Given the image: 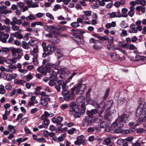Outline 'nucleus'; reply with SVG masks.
I'll use <instances>...</instances> for the list:
<instances>
[{
	"instance_id": "nucleus-15",
	"label": "nucleus",
	"mask_w": 146,
	"mask_h": 146,
	"mask_svg": "<svg viewBox=\"0 0 146 146\" xmlns=\"http://www.w3.org/2000/svg\"><path fill=\"white\" fill-rule=\"evenodd\" d=\"M13 21H12V24L13 25L14 24L20 25L22 24V21L20 19H18L17 17H14L13 18Z\"/></svg>"
},
{
	"instance_id": "nucleus-2",
	"label": "nucleus",
	"mask_w": 146,
	"mask_h": 146,
	"mask_svg": "<svg viewBox=\"0 0 146 146\" xmlns=\"http://www.w3.org/2000/svg\"><path fill=\"white\" fill-rule=\"evenodd\" d=\"M57 83L58 85L62 86V94L65 100L69 101L72 100L74 97V91L75 90V88H72L71 91L70 92L66 89V82L62 80H58Z\"/></svg>"
},
{
	"instance_id": "nucleus-21",
	"label": "nucleus",
	"mask_w": 146,
	"mask_h": 146,
	"mask_svg": "<svg viewBox=\"0 0 146 146\" xmlns=\"http://www.w3.org/2000/svg\"><path fill=\"white\" fill-rule=\"evenodd\" d=\"M110 17L111 18L121 17V13L119 11L113 12L110 14Z\"/></svg>"
},
{
	"instance_id": "nucleus-29",
	"label": "nucleus",
	"mask_w": 146,
	"mask_h": 146,
	"mask_svg": "<svg viewBox=\"0 0 146 146\" xmlns=\"http://www.w3.org/2000/svg\"><path fill=\"white\" fill-rule=\"evenodd\" d=\"M49 72L50 73L51 76L49 77V78H54V80H56L57 79V77L56 76V72L54 71H50L49 70Z\"/></svg>"
},
{
	"instance_id": "nucleus-10",
	"label": "nucleus",
	"mask_w": 146,
	"mask_h": 146,
	"mask_svg": "<svg viewBox=\"0 0 146 146\" xmlns=\"http://www.w3.org/2000/svg\"><path fill=\"white\" fill-rule=\"evenodd\" d=\"M39 0H31L27 1V4L30 7H38V5L36 3H38Z\"/></svg>"
},
{
	"instance_id": "nucleus-50",
	"label": "nucleus",
	"mask_w": 146,
	"mask_h": 146,
	"mask_svg": "<svg viewBox=\"0 0 146 146\" xmlns=\"http://www.w3.org/2000/svg\"><path fill=\"white\" fill-rule=\"evenodd\" d=\"M6 79L8 81H10L13 79V77L11 74H7L6 76Z\"/></svg>"
},
{
	"instance_id": "nucleus-6",
	"label": "nucleus",
	"mask_w": 146,
	"mask_h": 146,
	"mask_svg": "<svg viewBox=\"0 0 146 146\" xmlns=\"http://www.w3.org/2000/svg\"><path fill=\"white\" fill-rule=\"evenodd\" d=\"M137 114H146V102L143 104H140L137 110L136 113V116L137 117H139Z\"/></svg>"
},
{
	"instance_id": "nucleus-28",
	"label": "nucleus",
	"mask_w": 146,
	"mask_h": 146,
	"mask_svg": "<svg viewBox=\"0 0 146 146\" xmlns=\"http://www.w3.org/2000/svg\"><path fill=\"white\" fill-rule=\"evenodd\" d=\"M84 137V136L83 135H81L78 136L77 138V139L83 143L84 145H85L86 143V140L83 139Z\"/></svg>"
},
{
	"instance_id": "nucleus-62",
	"label": "nucleus",
	"mask_w": 146,
	"mask_h": 146,
	"mask_svg": "<svg viewBox=\"0 0 146 146\" xmlns=\"http://www.w3.org/2000/svg\"><path fill=\"white\" fill-rule=\"evenodd\" d=\"M124 141L123 139H118L117 141V143L119 145H121L123 144Z\"/></svg>"
},
{
	"instance_id": "nucleus-43",
	"label": "nucleus",
	"mask_w": 146,
	"mask_h": 146,
	"mask_svg": "<svg viewBox=\"0 0 146 146\" xmlns=\"http://www.w3.org/2000/svg\"><path fill=\"white\" fill-rule=\"evenodd\" d=\"M15 82L17 84H19L22 85H24L26 83V82L24 80H15Z\"/></svg>"
},
{
	"instance_id": "nucleus-40",
	"label": "nucleus",
	"mask_w": 146,
	"mask_h": 146,
	"mask_svg": "<svg viewBox=\"0 0 146 146\" xmlns=\"http://www.w3.org/2000/svg\"><path fill=\"white\" fill-rule=\"evenodd\" d=\"M110 0H101L99 1V4L101 6H104L105 5V2H108Z\"/></svg>"
},
{
	"instance_id": "nucleus-5",
	"label": "nucleus",
	"mask_w": 146,
	"mask_h": 146,
	"mask_svg": "<svg viewBox=\"0 0 146 146\" xmlns=\"http://www.w3.org/2000/svg\"><path fill=\"white\" fill-rule=\"evenodd\" d=\"M50 99L49 95L46 94V92L42 93L41 94L40 104L44 106H46Z\"/></svg>"
},
{
	"instance_id": "nucleus-9",
	"label": "nucleus",
	"mask_w": 146,
	"mask_h": 146,
	"mask_svg": "<svg viewBox=\"0 0 146 146\" xmlns=\"http://www.w3.org/2000/svg\"><path fill=\"white\" fill-rule=\"evenodd\" d=\"M50 69L46 66H41L37 68V70L43 75H45L47 72H49Z\"/></svg>"
},
{
	"instance_id": "nucleus-12",
	"label": "nucleus",
	"mask_w": 146,
	"mask_h": 146,
	"mask_svg": "<svg viewBox=\"0 0 146 146\" xmlns=\"http://www.w3.org/2000/svg\"><path fill=\"white\" fill-rule=\"evenodd\" d=\"M82 122L84 125H91L92 122V119L91 117L86 116L83 119Z\"/></svg>"
},
{
	"instance_id": "nucleus-23",
	"label": "nucleus",
	"mask_w": 146,
	"mask_h": 146,
	"mask_svg": "<svg viewBox=\"0 0 146 146\" xmlns=\"http://www.w3.org/2000/svg\"><path fill=\"white\" fill-rule=\"evenodd\" d=\"M103 119V116L101 114H100L96 117L94 119V121L96 123H98L100 122Z\"/></svg>"
},
{
	"instance_id": "nucleus-51",
	"label": "nucleus",
	"mask_w": 146,
	"mask_h": 146,
	"mask_svg": "<svg viewBox=\"0 0 146 146\" xmlns=\"http://www.w3.org/2000/svg\"><path fill=\"white\" fill-rule=\"evenodd\" d=\"M61 8V5H55L54 7L53 10L54 11H57L59 9Z\"/></svg>"
},
{
	"instance_id": "nucleus-46",
	"label": "nucleus",
	"mask_w": 146,
	"mask_h": 146,
	"mask_svg": "<svg viewBox=\"0 0 146 146\" xmlns=\"http://www.w3.org/2000/svg\"><path fill=\"white\" fill-rule=\"evenodd\" d=\"M100 126L102 128H106L108 127V125L106 122L103 121L100 123Z\"/></svg>"
},
{
	"instance_id": "nucleus-18",
	"label": "nucleus",
	"mask_w": 146,
	"mask_h": 146,
	"mask_svg": "<svg viewBox=\"0 0 146 146\" xmlns=\"http://www.w3.org/2000/svg\"><path fill=\"white\" fill-rule=\"evenodd\" d=\"M130 29L129 32L131 33H136L137 32V29L135 27V25L134 24H132L130 26Z\"/></svg>"
},
{
	"instance_id": "nucleus-11",
	"label": "nucleus",
	"mask_w": 146,
	"mask_h": 146,
	"mask_svg": "<svg viewBox=\"0 0 146 146\" xmlns=\"http://www.w3.org/2000/svg\"><path fill=\"white\" fill-rule=\"evenodd\" d=\"M9 37V35L7 33H5L4 32L0 31V41L3 43L7 42V39Z\"/></svg>"
},
{
	"instance_id": "nucleus-55",
	"label": "nucleus",
	"mask_w": 146,
	"mask_h": 146,
	"mask_svg": "<svg viewBox=\"0 0 146 146\" xmlns=\"http://www.w3.org/2000/svg\"><path fill=\"white\" fill-rule=\"evenodd\" d=\"M76 131V129L74 128H71L68 131V133L70 135L73 134L74 132Z\"/></svg>"
},
{
	"instance_id": "nucleus-44",
	"label": "nucleus",
	"mask_w": 146,
	"mask_h": 146,
	"mask_svg": "<svg viewBox=\"0 0 146 146\" xmlns=\"http://www.w3.org/2000/svg\"><path fill=\"white\" fill-rule=\"evenodd\" d=\"M83 12L84 14L88 17L90 16L92 14V11H83Z\"/></svg>"
},
{
	"instance_id": "nucleus-30",
	"label": "nucleus",
	"mask_w": 146,
	"mask_h": 146,
	"mask_svg": "<svg viewBox=\"0 0 146 146\" xmlns=\"http://www.w3.org/2000/svg\"><path fill=\"white\" fill-rule=\"evenodd\" d=\"M111 143V140L110 138H107L104 139L102 143L103 144L108 145Z\"/></svg>"
},
{
	"instance_id": "nucleus-53",
	"label": "nucleus",
	"mask_w": 146,
	"mask_h": 146,
	"mask_svg": "<svg viewBox=\"0 0 146 146\" xmlns=\"http://www.w3.org/2000/svg\"><path fill=\"white\" fill-rule=\"evenodd\" d=\"M33 78L32 75L31 74H28L26 77V80L27 81H29Z\"/></svg>"
},
{
	"instance_id": "nucleus-48",
	"label": "nucleus",
	"mask_w": 146,
	"mask_h": 146,
	"mask_svg": "<svg viewBox=\"0 0 146 146\" xmlns=\"http://www.w3.org/2000/svg\"><path fill=\"white\" fill-rule=\"evenodd\" d=\"M44 115H45L46 116V117H47V118L48 117H52L54 115L53 113H49L46 111H45L44 112Z\"/></svg>"
},
{
	"instance_id": "nucleus-36",
	"label": "nucleus",
	"mask_w": 146,
	"mask_h": 146,
	"mask_svg": "<svg viewBox=\"0 0 146 146\" xmlns=\"http://www.w3.org/2000/svg\"><path fill=\"white\" fill-rule=\"evenodd\" d=\"M135 9L133 8H129V11L128 12V15H129L130 17H132L135 14L134 10Z\"/></svg>"
},
{
	"instance_id": "nucleus-57",
	"label": "nucleus",
	"mask_w": 146,
	"mask_h": 146,
	"mask_svg": "<svg viewBox=\"0 0 146 146\" xmlns=\"http://www.w3.org/2000/svg\"><path fill=\"white\" fill-rule=\"evenodd\" d=\"M71 25L72 27L74 28H76L79 26V25L78 22H74L72 23L71 24Z\"/></svg>"
},
{
	"instance_id": "nucleus-31",
	"label": "nucleus",
	"mask_w": 146,
	"mask_h": 146,
	"mask_svg": "<svg viewBox=\"0 0 146 146\" xmlns=\"http://www.w3.org/2000/svg\"><path fill=\"white\" fill-rule=\"evenodd\" d=\"M12 53L14 57L17 58L18 59H20L21 57V56L16 52H15V50L13 48L12 49Z\"/></svg>"
},
{
	"instance_id": "nucleus-60",
	"label": "nucleus",
	"mask_w": 146,
	"mask_h": 146,
	"mask_svg": "<svg viewBox=\"0 0 146 146\" xmlns=\"http://www.w3.org/2000/svg\"><path fill=\"white\" fill-rule=\"evenodd\" d=\"M121 26L123 28H126L128 27V24L124 21H122L121 22Z\"/></svg>"
},
{
	"instance_id": "nucleus-26",
	"label": "nucleus",
	"mask_w": 146,
	"mask_h": 146,
	"mask_svg": "<svg viewBox=\"0 0 146 146\" xmlns=\"http://www.w3.org/2000/svg\"><path fill=\"white\" fill-rule=\"evenodd\" d=\"M128 11V10L125 8H123L121 10L122 14L121 13V17H126L128 16V14L126 13Z\"/></svg>"
},
{
	"instance_id": "nucleus-52",
	"label": "nucleus",
	"mask_w": 146,
	"mask_h": 146,
	"mask_svg": "<svg viewBox=\"0 0 146 146\" xmlns=\"http://www.w3.org/2000/svg\"><path fill=\"white\" fill-rule=\"evenodd\" d=\"M75 40L79 44H82L84 43L83 40L80 37L77 39H75Z\"/></svg>"
},
{
	"instance_id": "nucleus-25",
	"label": "nucleus",
	"mask_w": 146,
	"mask_h": 146,
	"mask_svg": "<svg viewBox=\"0 0 146 146\" xmlns=\"http://www.w3.org/2000/svg\"><path fill=\"white\" fill-rule=\"evenodd\" d=\"M7 7L5 6H0V12L1 14L7 13H8V10H6Z\"/></svg>"
},
{
	"instance_id": "nucleus-45",
	"label": "nucleus",
	"mask_w": 146,
	"mask_h": 146,
	"mask_svg": "<svg viewBox=\"0 0 146 146\" xmlns=\"http://www.w3.org/2000/svg\"><path fill=\"white\" fill-rule=\"evenodd\" d=\"M68 106L69 105L68 104H65L62 105L60 106V108L62 110H64L67 109Z\"/></svg>"
},
{
	"instance_id": "nucleus-13",
	"label": "nucleus",
	"mask_w": 146,
	"mask_h": 146,
	"mask_svg": "<svg viewBox=\"0 0 146 146\" xmlns=\"http://www.w3.org/2000/svg\"><path fill=\"white\" fill-rule=\"evenodd\" d=\"M85 32L84 31L80 30H77L73 33V37L75 40V39H76L80 37L78 34H83Z\"/></svg>"
},
{
	"instance_id": "nucleus-58",
	"label": "nucleus",
	"mask_w": 146,
	"mask_h": 146,
	"mask_svg": "<svg viewBox=\"0 0 146 146\" xmlns=\"http://www.w3.org/2000/svg\"><path fill=\"white\" fill-rule=\"evenodd\" d=\"M5 88L7 90H9L11 89L12 86L10 83H8L6 84Z\"/></svg>"
},
{
	"instance_id": "nucleus-16",
	"label": "nucleus",
	"mask_w": 146,
	"mask_h": 146,
	"mask_svg": "<svg viewBox=\"0 0 146 146\" xmlns=\"http://www.w3.org/2000/svg\"><path fill=\"white\" fill-rule=\"evenodd\" d=\"M97 112V110L96 109H94L90 111H87L86 113L89 117H91L93 115L96 114Z\"/></svg>"
},
{
	"instance_id": "nucleus-49",
	"label": "nucleus",
	"mask_w": 146,
	"mask_h": 146,
	"mask_svg": "<svg viewBox=\"0 0 146 146\" xmlns=\"http://www.w3.org/2000/svg\"><path fill=\"white\" fill-rule=\"evenodd\" d=\"M127 48L129 49L130 50H135L137 49V48L133 44H131L129 45L128 47H126Z\"/></svg>"
},
{
	"instance_id": "nucleus-24",
	"label": "nucleus",
	"mask_w": 146,
	"mask_h": 146,
	"mask_svg": "<svg viewBox=\"0 0 146 146\" xmlns=\"http://www.w3.org/2000/svg\"><path fill=\"white\" fill-rule=\"evenodd\" d=\"M44 24L43 22L41 21H36L34 22L31 24V27H35L36 25H40L41 26H44Z\"/></svg>"
},
{
	"instance_id": "nucleus-64",
	"label": "nucleus",
	"mask_w": 146,
	"mask_h": 146,
	"mask_svg": "<svg viewBox=\"0 0 146 146\" xmlns=\"http://www.w3.org/2000/svg\"><path fill=\"white\" fill-rule=\"evenodd\" d=\"M75 113H76L74 114V118H79L80 117L81 115V113L80 112H78L77 111Z\"/></svg>"
},
{
	"instance_id": "nucleus-17",
	"label": "nucleus",
	"mask_w": 146,
	"mask_h": 146,
	"mask_svg": "<svg viewBox=\"0 0 146 146\" xmlns=\"http://www.w3.org/2000/svg\"><path fill=\"white\" fill-rule=\"evenodd\" d=\"M9 49L8 48L3 47L0 49V54L2 55H4L8 52Z\"/></svg>"
},
{
	"instance_id": "nucleus-32",
	"label": "nucleus",
	"mask_w": 146,
	"mask_h": 146,
	"mask_svg": "<svg viewBox=\"0 0 146 146\" xmlns=\"http://www.w3.org/2000/svg\"><path fill=\"white\" fill-rule=\"evenodd\" d=\"M56 54L58 59L63 56L62 52L59 49L57 50Z\"/></svg>"
},
{
	"instance_id": "nucleus-54",
	"label": "nucleus",
	"mask_w": 146,
	"mask_h": 146,
	"mask_svg": "<svg viewBox=\"0 0 146 146\" xmlns=\"http://www.w3.org/2000/svg\"><path fill=\"white\" fill-rule=\"evenodd\" d=\"M98 38L101 40H107L109 39L108 37L100 36H98Z\"/></svg>"
},
{
	"instance_id": "nucleus-27",
	"label": "nucleus",
	"mask_w": 146,
	"mask_h": 146,
	"mask_svg": "<svg viewBox=\"0 0 146 146\" xmlns=\"http://www.w3.org/2000/svg\"><path fill=\"white\" fill-rule=\"evenodd\" d=\"M54 25H44V28L45 30L48 32H50L54 30Z\"/></svg>"
},
{
	"instance_id": "nucleus-37",
	"label": "nucleus",
	"mask_w": 146,
	"mask_h": 146,
	"mask_svg": "<svg viewBox=\"0 0 146 146\" xmlns=\"http://www.w3.org/2000/svg\"><path fill=\"white\" fill-rule=\"evenodd\" d=\"M12 24V22H11V25H12L11 29L13 31H16L20 30L19 27L18 26L16 25V24H14L13 25Z\"/></svg>"
},
{
	"instance_id": "nucleus-61",
	"label": "nucleus",
	"mask_w": 146,
	"mask_h": 146,
	"mask_svg": "<svg viewBox=\"0 0 146 146\" xmlns=\"http://www.w3.org/2000/svg\"><path fill=\"white\" fill-rule=\"evenodd\" d=\"M122 36H125L127 35V31L125 29H123L121 34Z\"/></svg>"
},
{
	"instance_id": "nucleus-35",
	"label": "nucleus",
	"mask_w": 146,
	"mask_h": 146,
	"mask_svg": "<svg viewBox=\"0 0 146 146\" xmlns=\"http://www.w3.org/2000/svg\"><path fill=\"white\" fill-rule=\"evenodd\" d=\"M135 131V128H133V130H132L131 129H129V130L126 129L124 130H122V133L123 134L126 135L131 132L132 133L134 132Z\"/></svg>"
},
{
	"instance_id": "nucleus-34",
	"label": "nucleus",
	"mask_w": 146,
	"mask_h": 146,
	"mask_svg": "<svg viewBox=\"0 0 146 146\" xmlns=\"http://www.w3.org/2000/svg\"><path fill=\"white\" fill-rule=\"evenodd\" d=\"M36 18V16L32 14H31L29 16L26 17V19L28 21L34 20Z\"/></svg>"
},
{
	"instance_id": "nucleus-41",
	"label": "nucleus",
	"mask_w": 146,
	"mask_h": 146,
	"mask_svg": "<svg viewBox=\"0 0 146 146\" xmlns=\"http://www.w3.org/2000/svg\"><path fill=\"white\" fill-rule=\"evenodd\" d=\"M29 45L31 46H36V41L35 40H31L28 42Z\"/></svg>"
},
{
	"instance_id": "nucleus-63",
	"label": "nucleus",
	"mask_w": 146,
	"mask_h": 146,
	"mask_svg": "<svg viewBox=\"0 0 146 146\" xmlns=\"http://www.w3.org/2000/svg\"><path fill=\"white\" fill-rule=\"evenodd\" d=\"M24 4L23 2H18L17 3V6L21 9L24 6Z\"/></svg>"
},
{
	"instance_id": "nucleus-22",
	"label": "nucleus",
	"mask_w": 146,
	"mask_h": 146,
	"mask_svg": "<svg viewBox=\"0 0 146 146\" xmlns=\"http://www.w3.org/2000/svg\"><path fill=\"white\" fill-rule=\"evenodd\" d=\"M101 104L102 105V106H101L100 105V107L99 108H98V112L99 113H100V114L102 113L103 112L105 108V103L104 102H102Z\"/></svg>"
},
{
	"instance_id": "nucleus-56",
	"label": "nucleus",
	"mask_w": 146,
	"mask_h": 146,
	"mask_svg": "<svg viewBox=\"0 0 146 146\" xmlns=\"http://www.w3.org/2000/svg\"><path fill=\"white\" fill-rule=\"evenodd\" d=\"M102 46L101 45H98L97 44H95L94 45V48L96 50H100L102 48Z\"/></svg>"
},
{
	"instance_id": "nucleus-39",
	"label": "nucleus",
	"mask_w": 146,
	"mask_h": 146,
	"mask_svg": "<svg viewBox=\"0 0 146 146\" xmlns=\"http://www.w3.org/2000/svg\"><path fill=\"white\" fill-rule=\"evenodd\" d=\"M6 92V90L5 89L4 86L1 84L0 85V94H5Z\"/></svg>"
},
{
	"instance_id": "nucleus-8",
	"label": "nucleus",
	"mask_w": 146,
	"mask_h": 146,
	"mask_svg": "<svg viewBox=\"0 0 146 146\" xmlns=\"http://www.w3.org/2000/svg\"><path fill=\"white\" fill-rule=\"evenodd\" d=\"M69 106L70 107L69 111L72 113L76 112L78 110V106L75 102H73L70 103L69 104Z\"/></svg>"
},
{
	"instance_id": "nucleus-47",
	"label": "nucleus",
	"mask_w": 146,
	"mask_h": 146,
	"mask_svg": "<svg viewBox=\"0 0 146 146\" xmlns=\"http://www.w3.org/2000/svg\"><path fill=\"white\" fill-rule=\"evenodd\" d=\"M76 74V72H73L72 73L71 76L66 80V84L69 82L72 79L73 76H75Z\"/></svg>"
},
{
	"instance_id": "nucleus-19",
	"label": "nucleus",
	"mask_w": 146,
	"mask_h": 146,
	"mask_svg": "<svg viewBox=\"0 0 146 146\" xmlns=\"http://www.w3.org/2000/svg\"><path fill=\"white\" fill-rule=\"evenodd\" d=\"M58 73L60 74L59 75V77L61 79L64 78L65 75H67V74L64 70L62 69H61L58 71Z\"/></svg>"
},
{
	"instance_id": "nucleus-4",
	"label": "nucleus",
	"mask_w": 146,
	"mask_h": 146,
	"mask_svg": "<svg viewBox=\"0 0 146 146\" xmlns=\"http://www.w3.org/2000/svg\"><path fill=\"white\" fill-rule=\"evenodd\" d=\"M77 103L78 105L81 107V113H85L86 111V100L85 97L82 96L78 98L77 99Z\"/></svg>"
},
{
	"instance_id": "nucleus-42",
	"label": "nucleus",
	"mask_w": 146,
	"mask_h": 146,
	"mask_svg": "<svg viewBox=\"0 0 146 146\" xmlns=\"http://www.w3.org/2000/svg\"><path fill=\"white\" fill-rule=\"evenodd\" d=\"M145 57L144 56L137 55L135 57V60L136 61L143 60L145 59Z\"/></svg>"
},
{
	"instance_id": "nucleus-3",
	"label": "nucleus",
	"mask_w": 146,
	"mask_h": 146,
	"mask_svg": "<svg viewBox=\"0 0 146 146\" xmlns=\"http://www.w3.org/2000/svg\"><path fill=\"white\" fill-rule=\"evenodd\" d=\"M42 46L44 52L42 53V57L44 58L47 55L51 54L50 53L54 52L56 49V47L51 44H48L47 45L45 42H43L42 43Z\"/></svg>"
},
{
	"instance_id": "nucleus-20",
	"label": "nucleus",
	"mask_w": 146,
	"mask_h": 146,
	"mask_svg": "<svg viewBox=\"0 0 146 146\" xmlns=\"http://www.w3.org/2000/svg\"><path fill=\"white\" fill-rule=\"evenodd\" d=\"M139 115V114H137V115ZM139 115H141V116L139 117V118L137 120L140 123L143 122H144L145 121L146 118V114H139Z\"/></svg>"
},
{
	"instance_id": "nucleus-1",
	"label": "nucleus",
	"mask_w": 146,
	"mask_h": 146,
	"mask_svg": "<svg viewBox=\"0 0 146 146\" xmlns=\"http://www.w3.org/2000/svg\"><path fill=\"white\" fill-rule=\"evenodd\" d=\"M127 118V115L125 114H123L121 116H119L111 124L110 130H113V132L118 133L122 132L121 127L123 126V123H126L128 122Z\"/></svg>"
},
{
	"instance_id": "nucleus-59",
	"label": "nucleus",
	"mask_w": 146,
	"mask_h": 146,
	"mask_svg": "<svg viewBox=\"0 0 146 146\" xmlns=\"http://www.w3.org/2000/svg\"><path fill=\"white\" fill-rule=\"evenodd\" d=\"M19 59L17 58L13 57L12 58V60H10V63L11 64H13L16 62L17 61L18 59Z\"/></svg>"
},
{
	"instance_id": "nucleus-38",
	"label": "nucleus",
	"mask_w": 146,
	"mask_h": 146,
	"mask_svg": "<svg viewBox=\"0 0 146 146\" xmlns=\"http://www.w3.org/2000/svg\"><path fill=\"white\" fill-rule=\"evenodd\" d=\"M15 126L11 125H9L8 126L7 129L10 131H12L13 133H15L16 132V130L14 128Z\"/></svg>"
},
{
	"instance_id": "nucleus-14",
	"label": "nucleus",
	"mask_w": 146,
	"mask_h": 146,
	"mask_svg": "<svg viewBox=\"0 0 146 146\" xmlns=\"http://www.w3.org/2000/svg\"><path fill=\"white\" fill-rule=\"evenodd\" d=\"M31 101L28 104V106H29L34 105L35 104H37L38 102L37 100L36 99V96H32L31 98Z\"/></svg>"
},
{
	"instance_id": "nucleus-7",
	"label": "nucleus",
	"mask_w": 146,
	"mask_h": 146,
	"mask_svg": "<svg viewBox=\"0 0 146 146\" xmlns=\"http://www.w3.org/2000/svg\"><path fill=\"white\" fill-rule=\"evenodd\" d=\"M86 86L85 84H82V83H79L76 87L74 86L76 93L77 94H82L86 90Z\"/></svg>"
},
{
	"instance_id": "nucleus-33",
	"label": "nucleus",
	"mask_w": 146,
	"mask_h": 146,
	"mask_svg": "<svg viewBox=\"0 0 146 146\" xmlns=\"http://www.w3.org/2000/svg\"><path fill=\"white\" fill-rule=\"evenodd\" d=\"M22 46L23 48L26 50L29 49V46L28 43H27L25 41H23L22 42Z\"/></svg>"
}]
</instances>
